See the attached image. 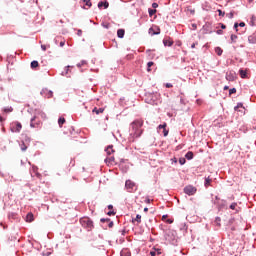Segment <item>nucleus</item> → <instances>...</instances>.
<instances>
[{
  "label": "nucleus",
  "mask_w": 256,
  "mask_h": 256,
  "mask_svg": "<svg viewBox=\"0 0 256 256\" xmlns=\"http://www.w3.org/2000/svg\"><path fill=\"white\" fill-rule=\"evenodd\" d=\"M143 127V120L138 119V120H134L131 123V129H132V133H133V137H141V135L143 134V130L141 129Z\"/></svg>",
  "instance_id": "1"
},
{
  "label": "nucleus",
  "mask_w": 256,
  "mask_h": 256,
  "mask_svg": "<svg viewBox=\"0 0 256 256\" xmlns=\"http://www.w3.org/2000/svg\"><path fill=\"white\" fill-rule=\"evenodd\" d=\"M80 224L84 229H87L88 231H93L94 225L93 222L91 221V218L89 217H83L80 219Z\"/></svg>",
  "instance_id": "2"
},
{
  "label": "nucleus",
  "mask_w": 256,
  "mask_h": 256,
  "mask_svg": "<svg viewBox=\"0 0 256 256\" xmlns=\"http://www.w3.org/2000/svg\"><path fill=\"white\" fill-rule=\"evenodd\" d=\"M125 189L128 193H135V191H137V189H138V186L132 180H126Z\"/></svg>",
  "instance_id": "3"
},
{
  "label": "nucleus",
  "mask_w": 256,
  "mask_h": 256,
  "mask_svg": "<svg viewBox=\"0 0 256 256\" xmlns=\"http://www.w3.org/2000/svg\"><path fill=\"white\" fill-rule=\"evenodd\" d=\"M23 129V125H21L20 122H12L10 125V130L12 133H21V130Z\"/></svg>",
  "instance_id": "4"
},
{
  "label": "nucleus",
  "mask_w": 256,
  "mask_h": 256,
  "mask_svg": "<svg viewBox=\"0 0 256 256\" xmlns=\"http://www.w3.org/2000/svg\"><path fill=\"white\" fill-rule=\"evenodd\" d=\"M184 193L189 196L195 195V193H197V188L193 185H188L184 188Z\"/></svg>",
  "instance_id": "5"
},
{
  "label": "nucleus",
  "mask_w": 256,
  "mask_h": 256,
  "mask_svg": "<svg viewBox=\"0 0 256 256\" xmlns=\"http://www.w3.org/2000/svg\"><path fill=\"white\" fill-rule=\"evenodd\" d=\"M40 95H42V97H45L46 99H51V97H53V91L47 88H43L40 92Z\"/></svg>",
  "instance_id": "6"
},
{
  "label": "nucleus",
  "mask_w": 256,
  "mask_h": 256,
  "mask_svg": "<svg viewBox=\"0 0 256 256\" xmlns=\"http://www.w3.org/2000/svg\"><path fill=\"white\" fill-rule=\"evenodd\" d=\"M101 223H107V225H104V229H107V227H109L110 229L113 227L114 223L113 221H111L110 218H102L100 220Z\"/></svg>",
  "instance_id": "7"
},
{
  "label": "nucleus",
  "mask_w": 256,
  "mask_h": 256,
  "mask_svg": "<svg viewBox=\"0 0 256 256\" xmlns=\"http://www.w3.org/2000/svg\"><path fill=\"white\" fill-rule=\"evenodd\" d=\"M214 205H217L219 211H221V209H225V206L227 205V201L226 200H220L219 202L214 201Z\"/></svg>",
  "instance_id": "8"
},
{
  "label": "nucleus",
  "mask_w": 256,
  "mask_h": 256,
  "mask_svg": "<svg viewBox=\"0 0 256 256\" xmlns=\"http://www.w3.org/2000/svg\"><path fill=\"white\" fill-rule=\"evenodd\" d=\"M235 79H237L235 72L230 71L226 73V81H235Z\"/></svg>",
  "instance_id": "9"
},
{
  "label": "nucleus",
  "mask_w": 256,
  "mask_h": 256,
  "mask_svg": "<svg viewBox=\"0 0 256 256\" xmlns=\"http://www.w3.org/2000/svg\"><path fill=\"white\" fill-rule=\"evenodd\" d=\"M36 119H37V117L34 116L30 120V127H32L33 129H35V128L39 127V125H41V122H36Z\"/></svg>",
  "instance_id": "10"
},
{
  "label": "nucleus",
  "mask_w": 256,
  "mask_h": 256,
  "mask_svg": "<svg viewBox=\"0 0 256 256\" xmlns=\"http://www.w3.org/2000/svg\"><path fill=\"white\" fill-rule=\"evenodd\" d=\"M213 182V180L211 179V177H205V181H204V187L206 188V189H208L209 188V186H211V183Z\"/></svg>",
  "instance_id": "11"
},
{
  "label": "nucleus",
  "mask_w": 256,
  "mask_h": 256,
  "mask_svg": "<svg viewBox=\"0 0 256 256\" xmlns=\"http://www.w3.org/2000/svg\"><path fill=\"white\" fill-rule=\"evenodd\" d=\"M248 43H250L251 45H255V43H256V34H252V35L248 36Z\"/></svg>",
  "instance_id": "12"
},
{
  "label": "nucleus",
  "mask_w": 256,
  "mask_h": 256,
  "mask_svg": "<svg viewBox=\"0 0 256 256\" xmlns=\"http://www.w3.org/2000/svg\"><path fill=\"white\" fill-rule=\"evenodd\" d=\"M105 163H107V165H113V163H115V157L114 156L107 157L105 159Z\"/></svg>",
  "instance_id": "13"
},
{
  "label": "nucleus",
  "mask_w": 256,
  "mask_h": 256,
  "mask_svg": "<svg viewBox=\"0 0 256 256\" xmlns=\"http://www.w3.org/2000/svg\"><path fill=\"white\" fill-rule=\"evenodd\" d=\"M104 111H105V108H97V107H95L92 110V113H95L96 115H101V113H103Z\"/></svg>",
  "instance_id": "14"
},
{
  "label": "nucleus",
  "mask_w": 256,
  "mask_h": 256,
  "mask_svg": "<svg viewBox=\"0 0 256 256\" xmlns=\"http://www.w3.org/2000/svg\"><path fill=\"white\" fill-rule=\"evenodd\" d=\"M117 37L119 39H123V37H125V30L124 29H118L117 30Z\"/></svg>",
  "instance_id": "15"
},
{
  "label": "nucleus",
  "mask_w": 256,
  "mask_h": 256,
  "mask_svg": "<svg viewBox=\"0 0 256 256\" xmlns=\"http://www.w3.org/2000/svg\"><path fill=\"white\" fill-rule=\"evenodd\" d=\"M32 221H34V216H33V213L30 212L26 215V222L32 223Z\"/></svg>",
  "instance_id": "16"
},
{
  "label": "nucleus",
  "mask_w": 256,
  "mask_h": 256,
  "mask_svg": "<svg viewBox=\"0 0 256 256\" xmlns=\"http://www.w3.org/2000/svg\"><path fill=\"white\" fill-rule=\"evenodd\" d=\"M101 7H104V9H107L108 7H109V2H103V1H101V2H99L98 3V8L99 9H101Z\"/></svg>",
  "instance_id": "17"
},
{
  "label": "nucleus",
  "mask_w": 256,
  "mask_h": 256,
  "mask_svg": "<svg viewBox=\"0 0 256 256\" xmlns=\"http://www.w3.org/2000/svg\"><path fill=\"white\" fill-rule=\"evenodd\" d=\"M239 75H240L241 79H247V70L240 69Z\"/></svg>",
  "instance_id": "18"
},
{
  "label": "nucleus",
  "mask_w": 256,
  "mask_h": 256,
  "mask_svg": "<svg viewBox=\"0 0 256 256\" xmlns=\"http://www.w3.org/2000/svg\"><path fill=\"white\" fill-rule=\"evenodd\" d=\"M107 155H111V153H115V150L113 149V145H109L106 149H105Z\"/></svg>",
  "instance_id": "19"
},
{
  "label": "nucleus",
  "mask_w": 256,
  "mask_h": 256,
  "mask_svg": "<svg viewBox=\"0 0 256 256\" xmlns=\"http://www.w3.org/2000/svg\"><path fill=\"white\" fill-rule=\"evenodd\" d=\"M120 256H131V252L129 251V249H123L120 252Z\"/></svg>",
  "instance_id": "20"
},
{
  "label": "nucleus",
  "mask_w": 256,
  "mask_h": 256,
  "mask_svg": "<svg viewBox=\"0 0 256 256\" xmlns=\"http://www.w3.org/2000/svg\"><path fill=\"white\" fill-rule=\"evenodd\" d=\"M194 157V154L192 151H188L186 154H185V158L188 160V161H191V159H193Z\"/></svg>",
  "instance_id": "21"
},
{
  "label": "nucleus",
  "mask_w": 256,
  "mask_h": 256,
  "mask_svg": "<svg viewBox=\"0 0 256 256\" xmlns=\"http://www.w3.org/2000/svg\"><path fill=\"white\" fill-rule=\"evenodd\" d=\"M157 32H155L154 30H153V28H150L149 29V35H159L160 33H161V29H159V28H157Z\"/></svg>",
  "instance_id": "22"
},
{
  "label": "nucleus",
  "mask_w": 256,
  "mask_h": 256,
  "mask_svg": "<svg viewBox=\"0 0 256 256\" xmlns=\"http://www.w3.org/2000/svg\"><path fill=\"white\" fill-rule=\"evenodd\" d=\"M163 45H164L165 47H171V46L173 45V41L164 39V40H163Z\"/></svg>",
  "instance_id": "23"
},
{
  "label": "nucleus",
  "mask_w": 256,
  "mask_h": 256,
  "mask_svg": "<svg viewBox=\"0 0 256 256\" xmlns=\"http://www.w3.org/2000/svg\"><path fill=\"white\" fill-rule=\"evenodd\" d=\"M37 166H32V171L34 173V175H36V177H38V179H41V174L39 172H37Z\"/></svg>",
  "instance_id": "24"
},
{
  "label": "nucleus",
  "mask_w": 256,
  "mask_h": 256,
  "mask_svg": "<svg viewBox=\"0 0 256 256\" xmlns=\"http://www.w3.org/2000/svg\"><path fill=\"white\" fill-rule=\"evenodd\" d=\"M39 67V62L37 60H33L31 62V69H37Z\"/></svg>",
  "instance_id": "25"
},
{
  "label": "nucleus",
  "mask_w": 256,
  "mask_h": 256,
  "mask_svg": "<svg viewBox=\"0 0 256 256\" xmlns=\"http://www.w3.org/2000/svg\"><path fill=\"white\" fill-rule=\"evenodd\" d=\"M58 125H59V127H63V125H65V118L64 117H60L58 119Z\"/></svg>",
  "instance_id": "26"
},
{
  "label": "nucleus",
  "mask_w": 256,
  "mask_h": 256,
  "mask_svg": "<svg viewBox=\"0 0 256 256\" xmlns=\"http://www.w3.org/2000/svg\"><path fill=\"white\" fill-rule=\"evenodd\" d=\"M239 109H245L243 103H238L237 106L234 107V111H239Z\"/></svg>",
  "instance_id": "27"
},
{
  "label": "nucleus",
  "mask_w": 256,
  "mask_h": 256,
  "mask_svg": "<svg viewBox=\"0 0 256 256\" xmlns=\"http://www.w3.org/2000/svg\"><path fill=\"white\" fill-rule=\"evenodd\" d=\"M230 39H231V43H237L238 37L235 34H231Z\"/></svg>",
  "instance_id": "28"
},
{
  "label": "nucleus",
  "mask_w": 256,
  "mask_h": 256,
  "mask_svg": "<svg viewBox=\"0 0 256 256\" xmlns=\"http://www.w3.org/2000/svg\"><path fill=\"white\" fill-rule=\"evenodd\" d=\"M148 13H149V16H150V17H153V16L155 15V13H157V10H156V9H151V8H149V9H148Z\"/></svg>",
  "instance_id": "29"
},
{
  "label": "nucleus",
  "mask_w": 256,
  "mask_h": 256,
  "mask_svg": "<svg viewBox=\"0 0 256 256\" xmlns=\"http://www.w3.org/2000/svg\"><path fill=\"white\" fill-rule=\"evenodd\" d=\"M3 111H4V113H13V107H5L4 109H3Z\"/></svg>",
  "instance_id": "30"
},
{
  "label": "nucleus",
  "mask_w": 256,
  "mask_h": 256,
  "mask_svg": "<svg viewBox=\"0 0 256 256\" xmlns=\"http://www.w3.org/2000/svg\"><path fill=\"white\" fill-rule=\"evenodd\" d=\"M180 231H187V224L181 223L179 226Z\"/></svg>",
  "instance_id": "31"
},
{
  "label": "nucleus",
  "mask_w": 256,
  "mask_h": 256,
  "mask_svg": "<svg viewBox=\"0 0 256 256\" xmlns=\"http://www.w3.org/2000/svg\"><path fill=\"white\" fill-rule=\"evenodd\" d=\"M215 51H216V54H217V55H219V56L223 55V49H221L220 47H217V48L215 49Z\"/></svg>",
  "instance_id": "32"
},
{
  "label": "nucleus",
  "mask_w": 256,
  "mask_h": 256,
  "mask_svg": "<svg viewBox=\"0 0 256 256\" xmlns=\"http://www.w3.org/2000/svg\"><path fill=\"white\" fill-rule=\"evenodd\" d=\"M83 65H87V61L82 60L80 63L77 64L78 69H81V67H83Z\"/></svg>",
  "instance_id": "33"
},
{
  "label": "nucleus",
  "mask_w": 256,
  "mask_h": 256,
  "mask_svg": "<svg viewBox=\"0 0 256 256\" xmlns=\"http://www.w3.org/2000/svg\"><path fill=\"white\" fill-rule=\"evenodd\" d=\"M84 3H85V5H86V7H88V9L89 8H91L92 7V3H91V0H84Z\"/></svg>",
  "instance_id": "34"
},
{
  "label": "nucleus",
  "mask_w": 256,
  "mask_h": 256,
  "mask_svg": "<svg viewBox=\"0 0 256 256\" xmlns=\"http://www.w3.org/2000/svg\"><path fill=\"white\" fill-rule=\"evenodd\" d=\"M166 128H167V123L160 124V125L158 126V131H161V129L164 130V129H166Z\"/></svg>",
  "instance_id": "35"
},
{
  "label": "nucleus",
  "mask_w": 256,
  "mask_h": 256,
  "mask_svg": "<svg viewBox=\"0 0 256 256\" xmlns=\"http://www.w3.org/2000/svg\"><path fill=\"white\" fill-rule=\"evenodd\" d=\"M230 209H232V211H235V209H237V202H233V203L230 205Z\"/></svg>",
  "instance_id": "36"
},
{
  "label": "nucleus",
  "mask_w": 256,
  "mask_h": 256,
  "mask_svg": "<svg viewBox=\"0 0 256 256\" xmlns=\"http://www.w3.org/2000/svg\"><path fill=\"white\" fill-rule=\"evenodd\" d=\"M20 149L21 151H27V146L25 145V143L20 144Z\"/></svg>",
  "instance_id": "37"
},
{
  "label": "nucleus",
  "mask_w": 256,
  "mask_h": 256,
  "mask_svg": "<svg viewBox=\"0 0 256 256\" xmlns=\"http://www.w3.org/2000/svg\"><path fill=\"white\" fill-rule=\"evenodd\" d=\"M154 63L153 62H148L147 63V71H151V67H153Z\"/></svg>",
  "instance_id": "38"
},
{
  "label": "nucleus",
  "mask_w": 256,
  "mask_h": 256,
  "mask_svg": "<svg viewBox=\"0 0 256 256\" xmlns=\"http://www.w3.org/2000/svg\"><path fill=\"white\" fill-rule=\"evenodd\" d=\"M179 163L180 165H185V163H187V160H185V158H180Z\"/></svg>",
  "instance_id": "39"
},
{
  "label": "nucleus",
  "mask_w": 256,
  "mask_h": 256,
  "mask_svg": "<svg viewBox=\"0 0 256 256\" xmlns=\"http://www.w3.org/2000/svg\"><path fill=\"white\" fill-rule=\"evenodd\" d=\"M135 221H137V223H141V215L140 214L136 215Z\"/></svg>",
  "instance_id": "40"
},
{
  "label": "nucleus",
  "mask_w": 256,
  "mask_h": 256,
  "mask_svg": "<svg viewBox=\"0 0 256 256\" xmlns=\"http://www.w3.org/2000/svg\"><path fill=\"white\" fill-rule=\"evenodd\" d=\"M162 131H163L164 137H167V135H169V130H167V128H164Z\"/></svg>",
  "instance_id": "41"
},
{
  "label": "nucleus",
  "mask_w": 256,
  "mask_h": 256,
  "mask_svg": "<svg viewBox=\"0 0 256 256\" xmlns=\"http://www.w3.org/2000/svg\"><path fill=\"white\" fill-rule=\"evenodd\" d=\"M234 93H237V89L236 88H232L229 90V94L233 95Z\"/></svg>",
  "instance_id": "42"
},
{
  "label": "nucleus",
  "mask_w": 256,
  "mask_h": 256,
  "mask_svg": "<svg viewBox=\"0 0 256 256\" xmlns=\"http://www.w3.org/2000/svg\"><path fill=\"white\" fill-rule=\"evenodd\" d=\"M192 31H197V24H191Z\"/></svg>",
  "instance_id": "43"
},
{
  "label": "nucleus",
  "mask_w": 256,
  "mask_h": 256,
  "mask_svg": "<svg viewBox=\"0 0 256 256\" xmlns=\"http://www.w3.org/2000/svg\"><path fill=\"white\" fill-rule=\"evenodd\" d=\"M234 29H235L236 32L239 31V23L236 22L234 24Z\"/></svg>",
  "instance_id": "44"
},
{
  "label": "nucleus",
  "mask_w": 256,
  "mask_h": 256,
  "mask_svg": "<svg viewBox=\"0 0 256 256\" xmlns=\"http://www.w3.org/2000/svg\"><path fill=\"white\" fill-rule=\"evenodd\" d=\"M218 13H219V16L220 17H225V12L221 11V10H218Z\"/></svg>",
  "instance_id": "45"
},
{
  "label": "nucleus",
  "mask_w": 256,
  "mask_h": 256,
  "mask_svg": "<svg viewBox=\"0 0 256 256\" xmlns=\"http://www.w3.org/2000/svg\"><path fill=\"white\" fill-rule=\"evenodd\" d=\"M215 222L219 225L221 223V217H216Z\"/></svg>",
  "instance_id": "46"
},
{
  "label": "nucleus",
  "mask_w": 256,
  "mask_h": 256,
  "mask_svg": "<svg viewBox=\"0 0 256 256\" xmlns=\"http://www.w3.org/2000/svg\"><path fill=\"white\" fill-rule=\"evenodd\" d=\"M77 35H78V37H81V35H83V31H82L81 29H79V30L77 31Z\"/></svg>",
  "instance_id": "47"
},
{
  "label": "nucleus",
  "mask_w": 256,
  "mask_h": 256,
  "mask_svg": "<svg viewBox=\"0 0 256 256\" xmlns=\"http://www.w3.org/2000/svg\"><path fill=\"white\" fill-rule=\"evenodd\" d=\"M152 7L153 9H157V7H159V4H157L156 2L152 3Z\"/></svg>",
  "instance_id": "48"
},
{
  "label": "nucleus",
  "mask_w": 256,
  "mask_h": 256,
  "mask_svg": "<svg viewBox=\"0 0 256 256\" xmlns=\"http://www.w3.org/2000/svg\"><path fill=\"white\" fill-rule=\"evenodd\" d=\"M70 165H72V167H75V159H71V161H70Z\"/></svg>",
  "instance_id": "49"
},
{
  "label": "nucleus",
  "mask_w": 256,
  "mask_h": 256,
  "mask_svg": "<svg viewBox=\"0 0 256 256\" xmlns=\"http://www.w3.org/2000/svg\"><path fill=\"white\" fill-rule=\"evenodd\" d=\"M166 87H167V89H171V87H173V84H171V83H166Z\"/></svg>",
  "instance_id": "50"
},
{
  "label": "nucleus",
  "mask_w": 256,
  "mask_h": 256,
  "mask_svg": "<svg viewBox=\"0 0 256 256\" xmlns=\"http://www.w3.org/2000/svg\"><path fill=\"white\" fill-rule=\"evenodd\" d=\"M41 49H42V51H47V46L42 44Z\"/></svg>",
  "instance_id": "51"
},
{
  "label": "nucleus",
  "mask_w": 256,
  "mask_h": 256,
  "mask_svg": "<svg viewBox=\"0 0 256 256\" xmlns=\"http://www.w3.org/2000/svg\"><path fill=\"white\" fill-rule=\"evenodd\" d=\"M216 33H217V35H223V30H221V29L217 30Z\"/></svg>",
  "instance_id": "52"
},
{
  "label": "nucleus",
  "mask_w": 256,
  "mask_h": 256,
  "mask_svg": "<svg viewBox=\"0 0 256 256\" xmlns=\"http://www.w3.org/2000/svg\"><path fill=\"white\" fill-rule=\"evenodd\" d=\"M107 215L111 216V215H115V211H108Z\"/></svg>",
  "instance_id": "53"
},
{
  "label": "nucleus",
  "mask_w": 256,
  "mask_h": 256,
  "mask_svg": "<svg viewBox=\"0 0 256 256\" xmlns=\"http://www.w3.org/2000/svg\"><path fill=\"white\" fill-rule=\"evenodd\" d=\"M220 27H221V29H227V26L223 23H220Z\"/></svg>",
  "instance_id": "54"
},
{
  "label": "nucleus",
  "mask_w": 256,
  "mask_h": 256,
  "mask_svg": "<svg viewBox=\"0 0 256 256\" xmlns=\"http://www.w3.org/2000/svg\"><path fill=\"white\" fill-rule=\"evenodd\" d=\"M238 27H245V22H240V23L238 24Z\"/></svg>",
  "instance_id": "55"
},
{
  "label": "nucleus",
  "mask_w": 256,
  "mask_h": 256,
  "mask_svg": "<svg viewBox=\"0 0 256 256\" xmlns=\"http://www.w3.org/2000/svg\"><path fill=\"white\" fill-rule=\"evenodd\" d=\"M228 15H229V19H233V16H234L233 12H230Z\"/></svg>",
  "instance_id": "56"
},
{
  "label": "nucleus",
  "mask_w": 256,
  "mask_h": 256,
  "mask_svg": "<svg viewBox=\"0 0 256 256\" xmlns=\"http://www.w3.org/2000/svg\"><path fill=\"white\" fill-rule=\"evenodd\" d=\"M157 255H161V249H155Z\"/></svg>",
  "instance_id": "57"
},
{
  "label": "nucleus",
  "mask_w": 256,
  "mask_h": 256,
  "mask_svg": "<svg viewBox=\"0 0 256 256\" xmlns=\"http://www.w3.org/2000/svg\"><path fill=\"white\" fill-rule=\"evenodd\" d=\"M150 255H151V256H155V255H157V252L151 251V252H150Z\"/></svg>",
  "instance_id": "58"
},
{
  "label": "nucleus",
  "mask_w": 256,
  "mask_h": 256,
  "mask_svg": "<svg viewBox=\"0 0 256 256\" xmlns=\"http://www.w3.org/2000/svg\"><path fill=\"white\" fill-rule=\"evenodd\" d=\"M145 203H147V204L151 203V199L146 198V199H145Z\"/></svg>",
  "instance_id": "59"
},
{
  "label": "nucleus",
  "mask_w": 256,
  "mask_h": 256,
  "mask_svg": "<svg viewBox=\"0 0 256 256\" xmlns=\"http://www.w3.org/2000/svg\"><path fill=\"white\" fill-rule=\"evenodd\" d=\"M60 47H65V41L60 42Z\"/></svg>",
  "instance_id": "60"
},
{
  "label": "nucleus",
  "mask_w": 256,
  "mask_h": 256,
  "mask_svg": "<svg viewBox=\"0 0 256 256\" xmlns=\"http://www.w3.org/2000/svg\"><path fill=\"white\" fill-rule=\"evenodd\" d=\"M69 67H70V66H67V67L65 68V71H66L65 74H66V75H67V73H69Z\"/></svg>",
  "instance_id": "61"
},
{
  "label": "nucleus",
  "mask_w": 256,
  "mask_h": 256,
  "mask_svg": "<svg viewBox=\"0 0 256 256\" xmlns=\"http://www.w3.org/2000/svg\"><path fill=\"white\" fill-rule=\"evenodd\" d=\"M197 44L196 43H193L192 45H191V49H195V46H196Z\"/></svg>",
  "instance_id": "62"
},
{
  "label": "nucleus",
  "mask_w": 256,
  "mask_h": 256,
  "mask_svg": "<svg viewBox=\"0 0 256 256\" xmlns=\"http://www.w3.org/2000/svg\"><path fill=\"white\" fill-rule=\"evenodd\" d=\"M108 209H110V210L113 209V205H111V204L108 205Z\"/></svg>",
  "instance_id": "63"
},
{
  "label": "nucleus",
  "mask_w": 256,
  "mask_h": 256,
  "mask_svg": "<svg viewBox=\"0 0 256 256\" xmlns=\"http://www.w3.org/2000/svg\"><path fill=\"white\" fill-rule=\"evenodd\" d=\"M167 223H170V224H171V223H173V220L168 219V220H167Z\"/></svg>",
  "instance_id": "64"
}]
</instances>
